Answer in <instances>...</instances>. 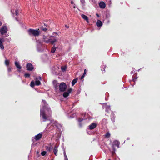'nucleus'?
<instances>
[{"instance_id":"obj_1","label":"nucleus","mask_w":160,"mask_h":160,"mask_svg":"<svg viewBox=\"0 0 160 160\" xmlns=\"http://www.w3.org/2000/svg\"><path fill=\"white\" fill-rule=\"evenodd\" d=\"M28 32L29 35L30 36H38L40 34V32L39 29L36 30L29 29L28 30Z\"/></svg>"},{"instance_id":"obj_2","label":"nucleus","mask_w":160,"mask_h":160,"mask_svg":"<svg viewBox=\"0 0 160 160\" xmlns=\"http://www.w3.org/2000/svg\"><path fill=\"white\" fill-rule=\"evenodd\" d=\"M67 88L66 84L64 82H62L60 84L59 87V89L60 92H64Z\"/></svg>"},{"instance_id":"obj_3","label":"nucleus","mask_w":160,"mask_h":160,"mask_svg":"<svg viewBox=\"0 0 160 160\" xmlns=\"http://www.w3.org/2000/svg\"><path fill=\"white\" fill-rule=\"evenodd\" d=\"M42 136V134L41 133H39L38 135L35 136L34 137H32V141L33 142L37 141L41 138Z\"/></svg>"},{"instance_id":"obj_4","label":"nucleus","mask_w":160,"mask_h":160,"mask_svg":"<svg viewBox=\"0 0 160 160\" xmlns=\"http://www.w3.org/2000/svg\"><path fill=\"white\" fill-rule=\"evenodd\" d=\"M60 84L56 80H54L53 81V84L55 89L56 91H58L59 90V87Z\"/></svg>"},{"instance_id":"obj_5","label":"nucleus","mask_w":160,"mask_h":160,"mask_svg":"<svg viewBox=\"0 0 160 160\" xmlns=\"http://www.w3.org/2000/svg\"><path fill=\"white\" fill-rule=\"evenodd\" d=\"M40 116H42V118L44 119L43 121H46L48 119V117L46 115L45 111L43 110H40Z\"/></svg>"},{"instance_id":"obj_6","label":"nucleus","mask_w":160,"mask_h":160,"mask_svg":"<svg viewBox=\"0 0 160 160\" xmlns=\"http://www.w3.org/2000/svg\"><path fill=\"white\" fill-rule=\"evenodd\" d=\"M8 31V28L6 26H2L0 29V33L2 35L6 33Z\"/></svg>"},{"instance_id":"obj_7","label":"nucleus","mask_w":160,"mask_h":160,"mask_svg":"<svg viewBox=\"0 0 160 160\" xmlns=\"http://www.w3.org/2000/svg\"><path fill=\"white\" fill-rule=\"evenodd\" d=\"M119 142L117 140H115L113 142V144L112 146V148L113 151H115L116 150L115 147H117L118 148L119 147Z\"/></svg>"},{"instance_id":"obj_8","label":"nucleus","mask_w":160,"mask_h":160,"mask_svg":"<svg viewBox=\"0 0 160 160\" xmlns=\"http://www.w3.org/2000/svg\"><path fill=\"white\" fill-rule=\"evenodd\" d=\"M27 70L29 71H32L34 68L32 65L31 63H28L26 65Z\"/></svg>"},{"instance_id":"obj_9","label":"nucleus","mask_w":160,"mask_h":160,"mask_svg":"<svg viewBox=\"0 0 160 160\" xmlns=\"http://www.w3.org/2000/svg\"><path fill=\"white\" fill-rule=\"evenodd\" d=\"M4 41L3 38H0V48L2 50H3L4 47L3 44V42Z\"/></svg>"},{"instance_id":"obj_10","label":"nucleus","mask_w":160,"mask_h":160,"mask_svg":"<svg viewBox=\"0 0 160 160\" xmlns=\"http://www.w3.org/2000/svg\"><path fill=\"white\" fill-rule=\"evenodd\" d=\"M97 126V124L95 123H92L89 126V128L90 130H92L95 128Z\"/></svg>"},{"instance_id":"obj_11","label":"nucleus","mask_w":160,"mask_h":160,"mask_svg":"<svg viewBox=\"0 0 160 160\" xmlns=\"http://www.w3.org/2000/svg\"><path fill=\"white\" fill-rule=\"evenodd\" d=\"M81 16L83 19L86 20L88 23H89L88 18L87 16L83 14H82Z\"/></svg>"},{"instance_id":"obj_12","label":"nucleus","mask_w":160,"mask_h":160,"mask_svg":"<svg viewBox=\"0 0 160 160\" xmlns=\"http://www.w3.org/2000/svg\"><path fill=\"white\" fill-rule=\"evenodd\" d=\"M99 7L102 8H104L106 7V5L103 2H101L99 4Z\"/></svg>"},{"instance_id":"obj_13","label":"nucleus","mask_w":160,"mask_h":160,"mask_svg":"<svg viewBox=\"0 0 160 160\" xmlns=\"http://www.w3.org/2000/svg\"><path fill=\"white\" fill-rule=\"evenodd\" d=\"M58 147L57 146H55L54 148V149L53 150V152L54 153V154L56 155L57 156L58 155Z\"/></svg>"},{"instance_id":"obj_14","label":"nucleus","mask_w":160,"mask_h":160,"mask_svg":"<svg viewBox=\"0 0 160 160\" xmlns=\"http://www.w3.org/2000/svg\"><path fill=\"white\" fill-rule=\"evenodd\" d=\"M96 24L97 26L99 27L102 26V23L100 20H98L97 21Z\"/></svg>"},{"instance_id":"obj_15","label":"nucleus","mask_w":160,"mask_h":160,"mask_svg":"<svg viewBox=\"0 0 160 160\" xmlns=\"http://www.w3.org/2000/svg\"><path fill=\"white\" fill-rule=\"evenodd\" d=\"M42 102L43 104V109H45L48 106V104L47 103L46 101L45 100H43Z\"/></svg>"},{"instance_id":"obj_16","label":"nucleus","mask_w":160,"mask_h":160,"mask_svg":"<svg viewBox=\"0 0 160 160\" xmlns=\"http://www.w3.org/2000/svg\"><path fill=\"white\" fill-rule=\"evenodd\" d=\"M106 67V66L105 65H103L102 66L101 70L102 71V73H104L105 72V68Z\"/></svg>"},{"instance_id":"obj_17","label":"nucleus","mask_w":160,"mask_h":160,"mask_svg":"<svg viewBox=\"0 0 160 160\" xmlns=\"http://www.w3.org/2000/svg\"><path fill=\"white\" fill-rule=\"evenodd\" d=\"M106 67V66L105 65H103L102 66L101 70L102 71V73H104L105 72V68Z\"/></svg>"},{"instance_id":"obj_18","label":"nucleus","mask_w":160,"mask_h":160,"mask_svg":"<svg viewBox=\"0 0 160 160\" xmlns=\"http://www.w3.org/2000/svg\"><path fill=\"white\" fill-rule=\"evenodd\" d=\"M15 65L19 69H21V66L19 65V63L18 62L16 61L15 62Z\"/></svg>"},{"instance_id":"obj_19","label":"nucleus","mask_w":160,"mask_h":160,"mask_svg":"<svg viewBox=\"0 0 160 160\" xmlns=\"http://www.w3.org/2000/svg\"><path fill=\"white\" fill-rule=\"evenodd\" d=\"M78 78H76L74 79L72 82V86H74L75 84L78 81Z\"/></svg>"},{"instance_id":"obj_20","label":"nucleus","mask_w":160,"mask_h":160,"mask_svg":"<svg viewBox=\"0 0 160 160\" xmlns=\"http://www.w3.org/2000/svg\"><path fill=\"white\" fill-rule=\"evenodd\" d=\"M55 45H54V46L53 47L51 48V51L52 53H53L55 52L56 50V47L55 46Z\"/></svg>"},{"instance_id":"obj_21","label":"nucleus","mask_w":160,"mask_h":160,"mask_svg":"<svg viewBox=\"0 0 160 160\" xmlns=\"http://www.w3.org/2000/svg\"><path fill=\"white\" fill-rule=\"evenodd\" d=\"M40 29L42 31L46 32L47 31L48 28H46L44 27L43 26H42L40 28Z\"/></svg>"},{"instance_id":"obj_22","label":"nucleus","mask_w":160,"mask_h":160,"mask_svg":"<svg viewBox=\"0 0 160 160\" xmlns=\"http://www.w3.org/2000/svg\"><path fill=\"white\" fill-rule=\"evenodd\" d=\"M46 109L48 112V113L49 114H50L51 113V110L50 108L48 107V106L45 109Z\"/></svg>"},{"instance_id":"obj_23","label":"nucleus","mask_w":160,"mask_h":160,"mask_svg":"<svg viewBox=\"0 0 160 160\" xmlns=\"http://www.w3.org/2000/svg\"><path fill=\"white\" fill-rule=\"evenodd\" d=\"M57 41V39L56 38L53 39H50V43L52 44H53Z\"/></svg>"},{"instance_id":"obj_24","label":"nucleus","mask_w":160,"mask_h":160,"mask_svg":"<svg viewBox=\"0 0 160 160\" xmlns=\"http://www.w3.org/2000/svg\"><path fill=\"white\" fill-rule=\"evenodd\" d=\"M69 94L68 92H65L63 93V96L64 98H66L69 96Z\"/></svg>"},{"instance_id":"obj_25","label":"nucleus","mask_w":160,"mask_h":160,"mask_svg":"<svg viewBox=\"0 0 160 160\" xmlns=\"http://www.w3.org/2000/svg\"><path fill=\"white\" fill-rule=\"evenodd\" d=\"M41 84V83L39 80H37L35 81V85H36L39 86V85H40Z\"/></svg>"},{"instance_id":"obj_26","label":"nucleus","mask_w":160,"mask_h":160,"mask_svg":"<svg viewBox=\"0 0 160 160\" xmlns=\"http://www.w3.org/2000/svg\"><path fill=\"white\" fill-rule=\"evenodd\" d=\"M105 137L106 138H108L110 137V134L109 132H107L105 135Z\"/></svg>"},{"instance_id":"obj_27","label":"nucleus","mask_w":160,"mask_h":160,"mask_svg":"<svg viewBox=\"0 0 160 160\" xmlns=\"http://www.w3.org/2000/svg\"><path fill=\"white\" fill-rule=\"evenodd\" d=\"M45 148H46V150L48 151H49V152H50L51 151V147H48L47 146H46Z\"/></svg>"},{"instance_id":"obj_28","label":"nucleus","mask_w":160,"mask_h":160,"mask_svg":"<svg viewBox=\"0 0 160 160\" xmlns=\"http://www.w3.org/2000/svg\"><path fill=\"white\" fill-rule=\"evenodd\" d=\"M35 85V83L33 81H32L30 83V86L31 87H33Z\"/></svg>"},{"instance_id":"obj_29","label":"nucleus","mask_w":160,"mask_h":160,"mask_svg":"<svg viewBox=\"0 0 160 160\" xmlns=\"http://www.w3.org/2000/svg\"><path fill=\"white\" fill-rule=\"evenodd\" d=\"M61 68L62 71L64 72L66 70L67 68L65 66H62L61 67Z\"/></svg>"},{"instance_id":"obj_30","label":"nucleus","mask_w":160,"mask_h":160,"mask_svg":"<svg viewBox=\"0 0 160 160\" xmlns=\"http://www.w3.org/2000/svg\"><path fill=\"white\" fill-rule=\"evenodd\" d=\"M10 61L8 60H6L5 61V64L7 66H8L9 64Z\"/></svg>"},{"instance_id":"obj_31","label":"nucleus","mask_w":160,"mask_h":160,"mask_svg":"<svg viewBox=\"0 0 160 160\" xmlns=\"http://www.w3.org/2000/svg\"><path fill=\"white\" fill-rule=\"evenodd\" d=\"M24 76L26 78H28L30 77V74L29 73H25L24 74Z\"/></svg>"},{"instance_id":"obj_32","label":"nucleus","mask_w":160,"mask_h":160,"mask_svg":"<svg viewBox=\"0 0 160 160\" xmlns=\"http://www.w3.org/2000/svg\"><path fill=\"white\" fill-rule=\"evenodd\" d=\"M64 155L65 157V160H68V158L65 151L64 152Z\"/></svg>"},{"instance_id":"obj_33","label":"nucleus","mask_w":160,"mask_h":160,"mask_svg":"<svg viewBox=\"0 0 160 160\" xmlns=\"http://www.w3.org/2000/svg\"><path fill=\"white\" fill-rule=\"evenodd\" d=\"M19 10L18 9H17L15 10V15L16 16H18L19 15Z\"/></svg>"},{"instance_id":"obj_34","label":"nucleus","mask_w":160,"mask_h":160,"mask_svg":"<svg viewBox=\"0 0 160 160\" xmlns=\"http://www.w3.org/2000/svg\"><path fill=\"white\" fill-rule=\"evenodd\" d=\"M46 154V152L45 151H43L41 152V154L42 156H44Z\"/></svg>"},{"instance_id":"obj_35","label":"nucleus","mask_w":160,"mask_h":160,"mask_svg":"<svg viewBox=\"0 0 160 160\" xmlns=\"http://www.w3.org/2000/svg\"><path fill=\"white\" fill-rule=\"evenodd\" d=\"M43 41L46 43H48L50 42V39H49L48 40H43Z\"/></svg>"},{"instance_id":"obj_36","label":"nucleus","mask_w":160,"mask_h":160,"mask_svg":"<svg viewBox=\"0 0 160 160\" xmlns=\"http://www.w3.org/2000/svg\"><path fill=\"white\" fill-rule=\"evenodd\" d=\"M72 89L71 88L69 89L68 90V91L67 92L68 93V94H69L72 91Z\"/></svg>"},{"instance_id":"obj_37","label":"nucleus","mask_w":160,"mask_h":160,"mask_svg":"<svg viewBox=\"0 0 160 160\" xmlns=\"http://www.w3.org/2000/svg\"><path fill=\"white\" fill-rule=\"evenodd\" d=\"M81 3L83 5H84V3H85V1L84 0H80Z\"/></svg>"},{"instance_id":"obj_38","label":"nucleus","mask_w":160,"mask_h":160,"mask_svg":"<svg viewBox=\"0 0 160 160\" xmlns=\"http://www.w3.org/2000/svg\"><path fill=\"white\" fill-rule=\"evenodd\" d=\"M78 121L80 122H82V121L83 120V119H82L81 118H78Z\"/></svg>"},{"instance_id":"obj_39","label":"nucleus","mask_w":160,"mask_h":160,"mask_svg":"<svg viewBox=\"0 0 160 160\" xmlns=\"http://www.w3.org/2000/svg\"><path fill=\"white\" fill-rule=\"evenodd\" d=\"M43 40H45L46 39H47V37L46 36H45V35H44L43 36Z\"/></svg>"},{"instance_id":"obj_40","label":"nucleus","mask_w":160,"mask_h":160,"mask_svg":"<svg viewBox=\"0 0 160 160\" xmlns=\"http://www.w3.org/2000/svg\"><path fill=\"white\" fill-rule=\"evenodd\" d=\"M8 72H9L11 71V68H8Z\"/></svg>"},{"instance_id":"obj_41","label":"nucleus","mask_w":160,"mask_h":160,"mask_svg":"<svg viewBox=\"0 0 160 160\" xmlns=\"http://www.w3.org/2000/svg\"><path fill=\"white\" fill-rule=\"evenodd\" d=\"M44 26H45L46 27L48 28H49V26L46 23H44Z\"/></svg>"},{"instance_id":"obj_42","label":"nucleus","mask_w":160,"mask_h":160,"mask_svg":"<svg viewBox=\"0 0 160 160\" xmlns=\"http://www.w3.org/2000/svg\"><path fill=\"white\" fill-rule=\"evenodd\" d=\"M86 72H87V70L86 69H85L84 70V73L83 74L84 75H85L86 74Z\"/></svg>"},{"instance_id":"obj_43","label":"nucleus","mask_w":160,"mask_h":160,"mask_svg":"<svg viewBox=\"0 0 160 160\" xmlns=\"http://www.w3.org/2000/svg\"><path fill=\"white\" fill-rule=\"evenodd\" d=\"M85 75H84L83 74V75L81 77L80 79L81 80L82 79L84 78V77H85Z\"/></svg>"},{"instance_id":"obj_44","label":"nucleus","mask_w":160,"mask_h":160,"mask_svg":"<svg viewBox=\"0 0 160 160\" xmlns=\"http://www.w3.org/2000/svg\"><path fill=\"white\" fill-rule=\"evenodd\" d=\"M79 126H80V127H82V123H81V122H80V123H79Z\"/></svg>"},{"instance_id":"obj_45","label":"nucleus","mask_w":160,"mask_h":160,"mask_svg":"<svg viewBox=\"0 0 160 160\" xmlns=\"http://www.w3.org/2000/svg\"><path fill=\"white\" fill-rule=\"evenodd\" d=\"M65 27L68 28H69V27L67 25H66Z\"/></svg>"},{"instance_id":"obj_46","label":"nucleus","mask_w":160,"mask_h":160,"mask_svg":"<svg viewBox=\"0 0 160 160\" xmlns=\"http://www.w3.org/2000/svg\"><path fill=\"white\" fill-rule=\"evenodd\" d=\"M11 12H12L13 14H14V12L13 11H13H12V10H11Z\"/></svg>"},{"instance_id":"obj_47","label":"nucleus","mask_w":160,"mask_h":160,"mask_svg":"<svg viewBox=\"0 0 160 160\" xmlns=\"http://www.w3.org/2000/svg\"><path fill=\"white\" fill-rule=\"evenodd\" d=\"M96 15V16H97L98 17H99V14H98L97 13Z\"/></svg>"},{"instance_id":"obj_48","label":"nucleus","mask_w":160,"mask_h":160,"mask_svg":"<svg viewBox=\"0 0 160 160\" xmlns=\"http://www.w3.org/2000/svg\"><path fill=\"white\" fill-rule=\"evenodd\" d=\"M2 24V23L1 21H0V26H1Z\"/></svg>"},{"instance_id":"obj_49","label":"nucleus","mask_w":160,"mask_h":160,"mask_svg":"<svg viewBox=\"0 0 160 160\" xmlns=\"http://www.w3.org/2000/svg\"><path fill=\"white\" fill-rule=\"evenodd\" d=\"M71 4H73V1H71Z\"/></svg>"},{"instance_id":"obj_50","label":"nucleus","mask_w":160,"mask_h":160,"mask_svg":"<svg viewBox=\"0 0 160 160\" xmlns=\"http://www.w3.org/2000/svg\"><path fill=\"white\" fill-rule=\"evenodd\" d=\"M16 20H17V18H16Z\"/></svg>"},{"instance_id":"obj_51","label":"nucleus","mask_w":160,"mask_h":160,"mask_svg":"<svg viewBox=\"0 0 160 160\" xmlns=\"http://www.w3.org/2000/svg\"><path fill=\"white\" fill-rule=\"evenodd\" d=\"M108 160H111L110 159H109Z\"/></svg>"},{"instance_id":"obj_52","label":"nucleus","mask_w":160,"mask_h":160,"mask_svg":"<svg viewBox=\"0 0 160 160\" xmlns=\"http://www.w3.org/2000/svg\"><path fill=\"white\" fill-rule=\"evenodd\" d=\"M74 8H75V6H74Z\"/></svg>"}]
</instances>
